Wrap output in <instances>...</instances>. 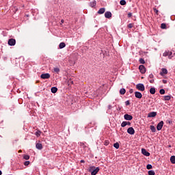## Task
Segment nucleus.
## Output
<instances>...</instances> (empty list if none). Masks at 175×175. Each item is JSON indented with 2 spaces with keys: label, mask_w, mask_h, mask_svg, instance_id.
<instances>
[{
  "label": "nucleus",
  "mask_w": 175,
  "mask_h": 175,
  "mask_svg": "<svg viewBox=\"0 0 175 175\" xmlns=\"http://www.w3.org/2000/svg\"><path fill=\"white\" fill-rule=\"evenodd\" d=\"M88 170L92 175H96L99 172L100 168L99 167H96L95 166H90Z\"/></svg>",
  "instance_id": "obj_1"
},
{
  "label": "nucleus",
  "mask_w": 175,
  "mask_h": 175,
  "mask_svg": "<svg viewBox=\"0 0 175 175\" xmlns=\"http://www.w3.org/2000/svg\"><path fill=\"white\" fill-rule=\"evenodd\" d=\"M136 89L141 92H144L145 90V87L143 83H138L136 85Z\"/></svg>",
  "instance_id": "obj_2"
},
{
  "label": "nucleus",
  "mask_w": 175,
  "mask_h": 175,
  "mask_svg": "<svg viewBox=\"0 0 175 175\" xmlns=\"http://www.w3.org/2000/svg\"><path fill=\"white\" fill-rule=\"evenodd\" d=\"M8 44L9 46H14L16 44V40L14 38H10L8 40Z\"/></svg>",
  "instance_id": "obj_3"
},
{
  "label": "nucleus",
  "mask_w": 175,
  "mask_h": 175,
  "mask_svg": "<svg viewBox=\"0 0 175 175\" xmlns=\"http://www.w3.org/2000/svg\"><path fill=\"white\" fill-rule=\"evenodd\" d=\"M51 77V75L49 73H42L40 75V78L43 79H49Z\"/></svg>",
  "instance_id": "obj_4"
},
{
  "label": "nucleus",
  "mask_w": 175,
  "mask_h": 175,
  "mask_svg": "<svg viewBox=\"0 0 175 175\" xmlns=\"http://www.w3.org/2000/svg\"><path fill=\"white\" fill-rule=\"evenodd\" d=\"M124 118L126 120L131 121V120H133V116L129 115V114H124Z\"/></svg>",
  "instance_id": "obj_5"
},
{
  "label": "nucleus",
  "mask_w": 175,
  "mask_h": 175,
  "mask_svg": "<svg viewBox=\"0 0 175 175\" xmlns=\"http://www.w3.org/2000/svg\"><path fill=\"white\" fill-rule=\"evenodd\" d=\"M139 70L142 74H145V72H146V69L145 66L143 65H140L139 66Z\"/></svg>",
  "instance_id": "obj_6"
},
{
  "label": "nucleus",
  "mask_w": 175,
  "mask_h": 175,
  "mask_svg": "<svg viewBox=\"0 0 175 175\" xmlns=\"http://www.w3.org/2000/svg\"><path fill=\"white\" fill-rule=\"evenodd\" d=\"M163 124H164V122H163V121L160 122L158 124L157 126V131H161L162 129H163Z\"/></svg>",
  "instance_id": "obj_7"
},
{
  "label": "nucleus",
  "mask_w": 175,
  "mask_h": 175,
  "mask_svg": "<svg viewBox=\"0 0 175 175\" xmlns=\"http://www.w3.org/2000/svg\"><path fill=\"white\" fill-rule=\"evenodd\" d=\"M127 133L130 135H134L135 133V131L133 127H129L127 130Z\"/></svg>",
  "instance_id": "obj_8"
},
{
  "label": "nucleus",
  "mask_w": 175,
  "mask_h": 175,
  "mask_svg": "<svg viewBox=\"0 0 175 175\" xmlns=\"http://www.w3.org/2000/svg\"><path fill=\"white\" fill-rule=\"evenodd\" d=\"M36 148L38 149V150H42L43 149V145H42L41 143L40 142H38L36 144Z\"/></svg>",
  "instance_id": "obj_9"
},
{
  "label": "nucleus",
  "mask_w": 175,
  "mask_h": 175,
  "mask_svg": "<svg viewBox=\"0 0 175 175\" xmlns=\"http://www.w3.org/2000/svg\"><path fill=\"white\" fill-rule=\"evenodd\" d=\"M135 98H137V99H141L142 98V94L139 92H135Z\"/></svg>",
  "instance_id": "obj_10"
},
{
  "label": "nucleus",
  "mask_w": 175,
  "mask_h": 175,
  "mask_svg": "<svg viewBox=\"0 0 175 175\" xmlns=\"http://www.w3.org/2000/svg\"><path fill=\"white\" fill-rule=\"evenodd\" d=\"M156 116H157V112L155 111L150 112L148 114V118H155Z\"/></svg>",
  "instance_id": "obj_11"
},
{
  "label": "nucleus",
  "mask_w": 175,
  "mask_h": 175,
  "mask_svg": "<svg viewBox=\"0 0 175 175\" xmlns=\"http://www.w3.org/2000/svg\"><path fill=\"white\" fill-rule=\"evenodd\" d=\"M142 152L143 154H144L146 157H150V153L148 152L145 149H142Z\"/></svg>",
  "instance_id": "obj_12"
},
{
  "label": "nucleus",
  "mask_w": 175,
  "mask_h": 175,
  "mask_svg": "<svg viewBox=\"0 0 175 175\" xmlns=\"http://www.w3.org/2000/svg\"><path fill=\"white\" fill-rule=\"evenodd\" d=\"M167 74V70L166 68H162L161 72H160V75L163 76Z\"/></svg>",
  "instance_id": "obj_13"
},
{
  "label": "nucleus",
  "mask_w": 175,
  "mask_h": 175,
  "mask_svg": "<svg viewBox=\"0 0 175 175\" xmlns=\"http://www.w3.org/2000/svg\"><path fill=\"white\" fill-rule=\"evenodd\" d=\"M105 12V8H100V10L98 11V14H103Z\"/></svg>",
  "instance_id": "obj_14"
},
{
  "label": "nucleus",
  "mask_w": 175,
  "mask_h": 175,
  "mask_svg": "<svg viewBox=\"0 0 175 175\" xmlns=\"http://www.w3.org/2000/svg\"><path fill=\"white\" fill-rule=\"evenodd\" d=\"M105 18H111V12H106L105 14Z\"/></svg>",
  "instance_id": "obj_15"
},
{
  "label": "nucleus",
  "mask_w": 175,
  "mask_h": 175,
  "mask_svg": "<svg viewBox=\"0 0 175 175\" xmlns=\"http://www.w3.org/2000/svg\"><path fill=\"white\" fill-rule=\"evenodd\" d=\"M51 92L53 93V94L57 93V87H52V88H51Z\"/></svg>",
  "instance_id": "obj_16"
},
{
  "label": "nucleus",
  "mask_w": 175,
  "mask_h": 175,
  "mask_svg": "<svg viewBox=\"0 0 175 175\" xmlns=\"http://www.w3.org/2000/svg\"><path fill=\"white\" fill-rule=\"evenodd\" d=\"M172 52H166V53H163V56L164 57H167V56H169V58L171 59V55H172Z\"/></svg>",
  "instance_id": "obj_17"
},
{
  "label": "nucleus",
  "mask_w": 175,
  "mask_h": 175,
  "mask_svg": "<svg viewBox=\"0 0 175 175\" xmlns=\"http://www.w3.org/2000/svg\"><path fill=\"white\" fill-rule=\"evenodd\" d=\"M126 91L125 88H121L120 90V94L124 95L126 94Z\"/></svg>",
  "instance_id": "obj_18"
},
{
  "label": "nucleus",
  "mask_w": 175,
  "mask_h": 175,
  "mask_svg": "<svg viewBox=\"0 0 175 175\" xmlns=\"http://www.w3.org/2000/svg\"><path fill=\"white\" fill-rule=\"evenodd\" d=\"M163 98H163L164 101H169L171 99V96H164Z\"/></svg>",
  "instance_id": "obj_19"
},
{
  "label": "nucleus",
  "mask_w": 175,
  "mask_h": 175,
  "mask_svg": "<svg viewBox=\"0 0 175 175\" xmlns=\"http://www.w3.org/2000/svg\"><path fill=\"white\" fill-rule=\"evenodd\" d=\"M97 4V1H96V0H94V1H92L90 3V7L93 8L95 7Z\"/></svg>",
  "instance_id": "obj_20"
},
{
  "label": "nucleus",
  "mask_w": 175,
  "mask_h": 175,
  "mask_svg": "<svg viewBox=\"0 0 175 175\" xmlns=\"http://www.w3.org/2000/svg\"><path fill=\"white\" fill-rule=\"evenodd\" d=\"M155 88H150V93L152 94H155Z\"/></svg>",
  "instance_id": "obj_21"
},
{
  "label": "nucleus",
  "mask_w": 175,
  "mask_h": 175,
  "mask_svg": "<svg viewBox=\"0 0 175 175\" xmlns=\"http://www.w3.org/2000/svg\"><path fill=\"white\" fill-rule=\"evenodd\" d=\"M59 49H64V47H66V43L65 42H61L59 45Z\"/></svg>",
  "instance_id": "obj_22"
},
{
  "label": "nucleus",
  "mask_w": 175,
  "mask_h": 175,
  "mask_svg": "<svg viewBox=\"0 0 175 175\" xmlns=\"http://www.w3.org/2000/svg\"><path fill=\"white\" fill-rule=\"evenodd\" d=\"M41 134H42L41 131L38 130L37 131L35 132V135L37 137H40L41 135Z\"/></svg>",
  "instance_id": "obj_23"
},
{
  "label": "nucleus",
  "mask_w": 175,
  "mask_h": 175,
  "mask_svg": "<svg viewBox=\"0 0 175 175\" xmlns=\"http://www.w3.org/2000/svg\"><path fill=\"white\" fill-rule=\"evenodd\" d=\"M170 162L172 163V164H175V156H172L170 157Z\"/></svg>",
  "instance_id": "obj_24"
},
{
  "label": "nucleus",
  "mask_w": 175,
  "mask_h": 175,
  "mask_svg": "<svg viewBox=\"0 0 175 175\" xmlns=\"http://www.w3.org/2000/svg\"><path fill=\"white\" fill-rule=\"evenodd\" d=\"M150 129L151 130V131H152V133H155V132H156V128H155L153 125H151V126H150Z\"/></svg>",
  "instance_id": "obj_25"
},
{
  "label": "nucleus",
  "mask_w": 175,
  "mask_h": 175,
  "mask_svg": "<svg viewBox=\"0 0 175 175\" xmlns=\"http://www.w3.org/2000/svg\"><path fill=\"white\" fill-rule=\"evenodd\" d=\"M120 4L122 5H126V0H120Z\"/></svg>",
  "instance_id": "obj_26"
},
{
  "label": "nucleus",
  "mask_w": 175,
  "mask_h": 175,
  "mask_svg": "<svg viewBox=\"0 0 175 175\" xmlns=\"http://www.w3.org/2000/svg\"><path fill=\"white\" fill-rule=\"evenodd\" d=\"M148 175H155V172L154 170H150L148 172Z\"/></svg>",
  "instance_id": "obj_27"
},
{
  "label": "nucleus",
  "mask_w": 175,
  "mask_h": 175,
  "mask_svg": "<svg viewBox=\"0 0 175 175\" xmlns=\"http://www.w3.org/2000/svg\"><path fill=\"white\" fill-rule=\"evenodd\" d=\"M161 28L162 29H167V25H166V24H165V23H161Z\"/></svg>",
  "instance_id": "obj_28"
},
{
  "label": "nucleus",
  "mask_w": 175,
  "mask_h": 175,
  "mask_svg": "<svg viewBox=\"0 0 175 175\" xmlns=\"http://www.w3.org/2000/svg\"><path fill=\"white\" fill-rule=\"evenodd\" d=\"M53 71H54V72H56L57 74H58L60 70L59 68L56 67V68H54Z\"/></svg>",
  "instance_id": "obj_29"
},
{
  "label": "nucleus",
  "mask_w": 175,
  "mask_h": 175,
  "mask_svg": "<svg viewBox=\"0 0 175 175\" xmlns=\"http://www.w3.org/2000/svg\"><path fill=\"white\" fill-rule=\"evenodd\" d=\"M113 146H114V148H116V149H118L119 148H120V144H119V143H115L114 144H113Z\"/></svg>",
  "instance_id": "obj_30"
},
{
  "label": "nucleus",
  "mask_w": 175,
  "mask_h": 175,
  "mask_svg": "<svg viewBox=\"0 0 175 175\" xmlns=\"http://www.w3.org/2000/svg\"><path fill=\"white\" fill-rule=\"evenodd\" d=\"M23 159H25V160H29V155H27V154H25V155H24L23 156Z\"/></svg>",
  "instance_id": "obj_31"
},
{
  "label": "nucleus",
  "mask_w": 175,
  "mask_h": 175,
  "mask_svg": "<svg viewBox=\"0 0 175 175\" xmlns=\"http://www.w3.org/2000/svg\"><path fill=\"white\" fill-rule=\"evenodd\" d=\"M126 122H122L121 124L122 128H124V126H126Z\"/></svg>",
  "instance_id": "obj_32"
},
{
  "label": "nucleus",
  "mask_w": 175,
  "mask_h": 175,
  "mask_svg": "<svg viewBox=\"0 0 175 175\" xmlns=\"http://www.w3.org/2000/svg\"><path fill=\"white\" fill-rule=\"evenodd\" d=\"M159 92L161 94H164L165 93V91L164 89H160Z\"/></svg>",
  "instance_id": "obj_33"
},
{
  "label": "nucleus",
  "mask_w": 175,
  "mask_h": 175,
  "mask_svg": "<svg viewBox=\"0 0 175 175\" xmlns=\"http://www.w3.org/2000/svg\"><path fill=\"white\" fill-rule=\"evenodd\" d=\"M139 62H140V64H145V60H144L143 58H139Z\"/></svg>",
  "instance_id": "obj_34"
},
{
  "label": "nucleus",
  "mask_w": 175,
  "mask_h": 175,
  "mask_svg": "<svg viewBox=\"0 0 175 175\" xmlns=\"http://www.w3.org/2000/svg\"><path fill=\"white\" fill-rule=\"evenodd\" d=\"M30 162L29 161H26L24 162V165L25 166H28L29 165Z\"/></svg>",
  "instance_id": "obj_35"
},
{
  "label": "nucleus",
  "mask_w": 175,
  "mask_h": 175,
  "mask_svg": "<svg viewBox=\"0 0 175 175\" xmlns=\"http://www.w3.org/2000/svg\"><path fill=\"white\" fill-rule=\"evenodd\" d=\"M152 165H146V169H148V170H151V169H152Z\"/></svg>",
  "instance_id": "obj_36"
},
{
  "label": "nucleus",
  "mask_w": 175,
  "mask_h": 175,
  "mask_svg": "<svg viewBox=\"0 0 175 175\" xmlns=\"http://www.w3.org/2000/svg\"><path fill=\"white\" fill-rule=\"evenodd\" d=\"M133 27V23H130V24L128 25V28L131 29Z\"/></svg>",
  "instance_id": "obj_37"
},
{
  "label": "nucleus",
  "mask_w": 175,
  "mask_h": 175,
  "mask_svg": "<svg viewBox=\"0 0 175 175\" xmlns=\"http://www.w3.org/2000/svg\"><path fill=\"white\" fill-rule=\"evenodd\" d=\"M109 141L104 142V145H105L106 146H109Z\"/></svg>",
  "instance_id": "obj_38"
},
{
  "label": "nucleus",
  "mask_w": 175,
  "mask_h": 175,
  "mask_svg": "<svg viewBox=\"0 0 175 175\" xmlns=\"http://www.w3.org/2000/svg\"><path fill=\"white\" fill-rule=\"evenodd\" d=\"M153 10H154V12L156 13L157 15L159 14V10H158L157 9L154 8Z\"/></svg>",
  "instance_id": "obj_39"
},
{
  "label": "nucleus",
  "mask_w": 175,
  "mask_h": 175,
  "mask_svg": "<svg viewBox=\"0 0 175 175\" xmlns=\"http://www.w3.org/2000/svg\"><path fill=\"white\" fill-rule=\"evenodd\" d=\"M150 79H153L154 78V75L152 73L150 74L149 77Z\"/></svg>",
  "instance_id": "obj_40"
},
{
  "label": "nucleus",
  "mask_w": 175,
  "mask_h": 175,
  "mask_svg": "<svg viewBox=\"0 0 175 175\" xmlns=\"http://www.w3.org/2000/svg\"><path fill=\"white\" fill-rule=\"evenodd\" d=\"M125 105H126V106H129V105H130V101H129V100H126V101L125 102Z\"/></svg>",
  "instance_id": "obj_41"
},
{
  "label": "nucleus",
  "mask_w": 175,
  "mask_h": 175,
  "mask_svg": "<svg viewBox=\"0 0 175 175\" xmlns=\"http://www.w3.org/2000/svg\"><path fill=\"white\" fill-rule=\"evenodd\" d=\"M162 83H163V84H167V80H165V79H163V80H162Z\"/></svg>",
  "instance_id": "obj_42"
},
{
  "label": "nucleus",
  "mask_w": 175,
  "mask_h": 175,
  "mask_svg": "<svg viewBox=\"0 0 175 175\" xmlns=\"http://www.w3.org/2000/svg\"><path fill=\"white\" fill-rule=\"evenodd\" d=\"M132 16V13H128V18H131Z\"/></svg>",
  "instance_id": "obj_43"
},
{
  "label": "nucleus",
  "mask_w": 175,
  "mask_h": 175,
  "mask_svg": "<svg viewBox=\"0 0 175 175\" xmlns=\"http://www.w3.org/2000/svg\"><path fill=\"white\" fill-rule=\"evenodd\" d=\"M149 82H150L151 84H153V83H154V79L150 80Z\"/></svg>",
  "instance_id": "obj_44"
},
{
  "label": "nucleus",
  "mask_w": 175,
  "mask_h": 175,
  "mask_svg": "<svg viewBox=\"0 0 175 175\" xmlns=\"http://www.w3.org/2000/svg\"><path fill=\"white\" fill-rule=\"evenodd\" d=\"M111 108H113V107H111V105H108V109H111Z\"/></svg>",
  "instance_id": "obj_45"
},
{
  "label": "nucleus",
  "mask_w": 175,
  "mask_h": 175,
  "mask_svg": "<svg viewBox=\"0 0 175 175\" xmlns=\"http://www.w3.org/2000/svg\"><path fill=\"white\" fill-rule=\"evenodd\" d=\"M131 123L130 122H126V125L131 126Z\"/></svg>",
  "instance_id": "obj_46"
},
{
  "label": "nucleus",
  "mask_w": 175,
  "mask_h": 175,
  "mask_svg": "<svg viewBox=\"0 0 175 175\" xmlns=\"http://www.w3.org/2000/svg\"><path fill=\"white\" fill-rule=\"evenodd\" d=\"M129 92H130L131 94L133 93V89H131L130 91H129Z\"/></svg>",
  "instance_id": "obj_47"
},
{
  "label": "nucleus",
  "mask_w": 175,
  "mask_h": 175,
  "mask_svg": "<svg viewBox=\"0 0 175 175\" xmlns=\"http://www.w3.org/2000/svg\"><path fill=\"white\" fill-rule=\"evenodd\" d=\"M68 83H70L71 84H73V81H71V80L68 81Z\"/></svg>",
  "instance_id": "obj_48"
},
{
  "label": "nucleus",
  "mask_w": 175,
  "mask_h": 175,
  "mask_svg": "<svg viewBox=\"0 0 175 175\" xmlns=\"http://www.w3.org/2000/svg\"><path fill=\"white\" fill-rule=\"evenodd\" d=\"M80 162L81 163H85V161L84 160H81Z\"/></svg>",
  "instance_id": "obj_49"
},
{
  "label": "nucleus",
  "mask_w": 175,
  "mask_h": 175,
  "mask_svg": "<svg viewBox=\"0 0 175 175\" xmlns=\"http://www.w3.org/2000/svg\"><path fill=\"white\" fill-rule=\"evenodd\" d=\"M64 23V20H62V23L63 24Z\"/></svg>",
  "instance_id": "obj_50"
},
{
  "label": "nucleus",
  "mask_w": 175,
  "mask_h": 175,
  "mask_svg": "<svg viewBox=\"0 0 175 175\" xmlns=\"http://www.w3.org/2000/svg\"><path fill=\"white\" fill-rule=\"evenodd\" d=\"M2 174V172H1V171L0 170V175H1Z\"/></svg>",
  "instance_id": "obj_51"
},
{
  "label": "nucleus",
  "mask_w": 175,
  "mask_h": 175,
  "mask_svg": "<svg viewBox=\"0 0 175 175\" xmlns=\"http://www.w3.org/2000/svg\"><path fill=\"white\" fill-rule=\"evenodd\" d=\"M18 152H22V150H19V151H18Z\"/></svg>",
  "instance_id": "obj_52"
}]
</instances>
